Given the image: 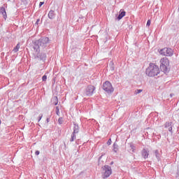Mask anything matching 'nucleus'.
<instances>
[{
	"mask_svg": "<svg viewBox=\"0 0 179 179\" xmlns=\"http://www.w3.org/2000/svg\"><path fill=\"white\" fill-rule=\"evenodd\" d=\"M109 66H110V71H114V69H115V67L114 66V62L113 61L110 62Z\"/></svg>",
	"mask_w": 179,
	"mask_h": 179,
	"instance_id": "16",
	"label": "nucleus"
},
{
	"mask_svg": "<svg viewBox=\"0 0 179 179\" xmlns=\"http://www.w3.org/2000/svg\"><path fill=\"white\" fill-rule=\"evenodd\" d=\"M19 48H20V45L17 43L16 47L14 48L13 51L15 52H17V51H19Z\"/></svg>",
	"mask_w": 179,
	"mask_h": 179,
	"instance_id": "19",
	"label": "nucleus"
},
{
	"mask_svg": "<svg viewBox=\"0 0 179 179\" xmlns=\"http://www.w3.org/2000/svg\"><path fill=\"white\" fill-rule=\"evenodd\" d=\"M42 80H43V82H45L47 80V76L44 75L42 77Z\"/></svg>",
	"mask_w": 179,
	"mask_h": 179,
	"instance_id": "23",
	"label": "nucleus"
},
{
	"mask_svg": "<svg viewBox=\"0 0 179 179\" xmlns=\"http://www.w3.org/2000/svg\"><path fill=\"white\" fill-rule=\"evenodd\" d=\"M159 54L161 55H164V57H172L173 52L171 48H164L160 50Z\"/></svg>",
	"mask_w": 179,
	"mask_h": 179,
	"instance_id": "8",
	"label": "nucleus"
},
{
	"mask_svg": "<svg viewBox=\"0 0 179 179\" xmlns=\"http://www.w3.org/2000/svg\"><path fill=\"white\" fill-rule=\"evenodd\" d=\"M46 122H47V124H48V122H50V117H47Z\"/></svg>",
	"mask_w": 179,
	"mask_h": 179,
	"instance_id": "33",
	"label": "nucleus"
},
{
	"mask_svg": "<svg viewBox=\"0 0 179 179\" xmlns=\"http://www.w3.org/2000/svg\"><path fill=\"white\" fill-rule=\"evenodd\" d=\"M164 128H168L169 132L173 134V122H166L164 124Z\"/></svg>",
	"mask_w": 179,
	"mask_h": 179,
	"instance_id": "10",
	"label": "nucleus"
},
{
	"mask_svg": "<svg viewBox=\"0 0 179 179\" xmlns=\"http://www.w3.org/2000/svg\"><path fill=\"white\" fill-rule=\"evenodd\" d=\"M35 155H36V156H38V155H40V151L36 150V151L35 152Z\"/></svg>",
	"mask_w": 179,
	"mask_h": 179,
	"instance_id": "30",
	"label": "nucleus"
},
{
	"mask_svg": "<svg viewBox=\"0 0 179 179\" xmlns=\"http://www.w3.org/2000/svg\"><path fill=\"white\" fill-rule=\"evenodd\" d=\"M103 155H103L102 154L101 156L99 157V162H101V157H103Z\"/></svg>",
	"mask_w": 179,
	"mask_h": 179,
	"instance_id": "32",
	"label": "nucleus"
},
{
	"mask_svg": "<svg viewBox=\"0 0 179 179\" xmlns=\"http://www.w3.org/2000/svg\"><path fill=\"white\" fill-rule=\"evenodd\" d=\"M41 118H43V114H40L38 116V122H40V121H41Z\"/></svg>",
	"mask_w": 179,
	"mask_h": 179,
	"instance_id": "25",
	"label": "nucleus"
},
{
	"mask_svg": "<svg viewBox=\"0 0 179 179\" xmlns=\"http://www.w3.org/2000/svg\"><path fill=\"white\" fill-rule=\"evenodd\" d=\"M107 145H108V146H110V145H111V138H110V139L107 141Z\"/></svg>",
	"mask_w": 179,
	"mask_h": 179,
	"instance_id": "27",
	"label": "nucleus"
},
{
	"mask_svg": "<svg viewBox=\"0 0 179 179\" xmlns=\"http://www.w3.org/2000/svg\"><path fill=\"white\" fill-rule=\"evenodd\" d=\"M53 100H55V106H57L58 104V96H54Z\"/></svg>",
	"mask_w": 179,
	"mask_h": 179,
	"instance_id": "21",
	"label": "nucleus"
},
{
	"mask_svg": "<svg viewBox=\"0 0 179 179\" xmlns=\"http://www.w3.org/2000/svg\"><path fill=\"white\" fill-rule=\"evenodd\" d=\"M102 89L104 90V92H106L108 94H111V93L114 92V87H113V85L111 83H110V81L108 80L103 83Z\"/></svg>",
	"mask_w": 179,
	"mask_h": 179,
	"instance_id": "5",
	"label": "nucleus"
},
{
	"mask_svg": "<svg viewBox=\"0 0 179 179\" xmlns=\"http://www.w3.org/2000/svg\"><path fill=\"white\" fill-rule=\"evenodd\" d=\"M48 16L49 19H51V20L55 19V11L51 10L49 12Z\"/></svg>",
	"mask_w": 179,
	"mask_h": 179,
	"instance_id": "13",
	"label": "nucleus"
},
{
	"mask_svg": "<svg viewBox=\"0 0 179 179\" xmlns=\"http://www.w3.org/2000/svg\"><path fill=\"white\" fill-rule=\"evenodd\" d=\"M36 24H40V19H38V20H36V23H35V26H36Z\"/></svg>",
	"mask_w": 179,
	"mask_h": 179,
	"instance_id": "28",
	"label": "nucleus"
},
{
	"mask_svg": "<svg viewBox=\"0 0 179 179\" xmlns=\"http://www.w3.org/2000/svg\"><path fill=\"white\" fill-rule=\"evenodd\" d=\"M58 122L60 125L64 123V119L62 117H59L58 119Z\"/></svg>",
	"mask_w": 179,
	"mask_h": 179,
	"instance_id": "20",
	"label": "nucleus"
},
{
	"mask_svg": "<svg viewBox=\"0 0 179 179\" xmlns=\"http://www.w3.org/2000/svg\"><path fill=\"white\" fill-rule=\"evenodd\" d=\"M154 153L155 155L156 158L157 159L158 162L160 160V157H162V155L159 152V150H155L154 151Z\"/></svg>",
	"mask_w": 179,
	"mask_h": 179,
	"instance_id": "15",
	"label": "nucleus"
},
{
	"mask_svg": "<svg viewBox=\"0 0 179 179\" xmlns=\"http://www.w3.org/2000/svg\"><path fill=\"white\" fill-rule=\"evenodd\" d=\"M113 164H114V162H110V166H113Z\"/></svg>",
	"mask_w": 179,
	"mask_h": 179,
	"instance_id": "35",
	"label": "nucleus"
},
{
	"mask_svg": "<svg viewBox=\"0 0 179 179\" xmlns=\"http://www.w3.org/2000/svg\"><path fill=\"white\" fill-rule=\"evenodd\" d=\"M44 3V1H41L39 3V8H41V6H43V4Z\"/></svg>",
	"mask_w": 179,
	"mask_h": 179,
	"instance_id": "29",
	"label": "nucleus"
},
{
	"mask_svg": "<svg viewBox=\"0 0 179 179\" xmlns=\"http://www.w3.org/2000/svg\"><path fill=\"white\" fill-rule=\"evenodd\" d=\"M0 125H1V120H0Z\"/></svg>",
	"mask_w": 179,
	"mask_h": 179,
	"instance_id": "36",
	"label": "nucleus"
},
{
	"mask_svg": "<svg viewBox=\"0 0 179 179\" xmlns=\"http://www.w3.org/2000/svg\"><path fill=\"white\" fill-rule=\"evenodd\" d=\"M147 26H150V20H148L147 22Z\"/></svg>",
	"mask_w": 179,
	"mask_h": 179,
	"instance_id": "31",
	"label": "nucleus"
},
{
	"mask_svg": "<svg viewBox=\"0 0 179 179\" xmlns=\"http://www.w3.org/2000/svg\"><path fill=\"white\" fill-rule=\"evenodd\" d=\"M141 156L145 159H148V157H149V151H148V150L143 148L141 150Z\"/></svg>",
	"mask_w": 179,
	"mask_h": 179,
	"instance_id": "11",
	"label": "nucleus"
},
{
	"mask_svg": "<svg viewBox=\"0 0 179 179\" xmlns=\"http://www.w3.org/2000/svg\"><path fill=\"white\" fill-rule=\"evenodd\" d=\"M50 41H51L49 37L43 36L34 43V50L36 52L40 51L41 48L44 50L45 48H47V47H50Z\"/></svg>",
	"mask_w": 179,
	"mask_h": 179,
	"instance_id": "1",
	"label": "nucleus"
},
{
	"mask_svg": "<svg viewBox=\"0 0 179 179\" xmlns=\"http://www.w3.org/2000/svg\"><path fill=\"white\" fill-rule=\"evenodd\" d=\"M174 96V94H170V97H173Z\"/></svg>",
	"mask_w": 179,
	"mask_h": 179,
	"instance_id": "34",
	"label": "nucleus"
},
{
	"mask_svg": "<svg viewBox=\"0 0 179 179\" xmlns=\"http://www.w3.org/2000/svg\"><path fill=\"white\" fill-rule=\"evenodd\" d=\"M34 59L40 61L42 64H45V61H47V53L45 52H40L39 50L34 57Z\"/></svg>",
	"mask_w": 179,
	"mask_h": 179,
	"instance_id": "6",
	"label": "nucleus"
},
{
	"mask_svg": "<svg viewBox=\"0 0 179 179\" xmlns=\"http://www.w3.org/2000/svg\"><path fill=\"white\" fill-rule=\"evenodd\" d=\"M8 1H10V0H8Z\"/></svg>",
	"mask_w": 179,
	"mask_h": 179,
	"instance_id": "37",
	"label": "nucleus"
},
{
	"mask_svg": "<svg viewBox=\"0 0 179 179\" xmlns=\"http://www.w3.org/2000/svg\"><path fill=\"white\" fill-rule=\"evenodd\" d=\"M0 14L2 15L5 20L8 19V15L6 14V10L5 9V6L0 7Z\"/></svg>",
	"mask_w": 179,
	"mask_h": 179,
	"instance_id": "9",
	"label": "nucleus"
},
{
	"mask_svg": "<svg viewBox=\"0 0 179 179\" xmlns=\"http://www.w3.org/2000/svg\"><path fill=\"white\" fill-rule=\"evenodd\" d=\"M143 90H136L135 91L136 94H139V93H142Z\"/></svg>",
	"mask_w": 179,
	"mask_h": 179,
	"instance_id": "22",
	"label": "nucleus"
},
{
	"mask_svg": "<svg viewBox=\"0 0 179 179\" xmlns=\"http://www.w3.org/2000/svg\"><path fill=\"white\" fill-rule=\"evenodd\" d=\"M145 73L150 78L157 76L160 73V69H159V66L153 63H150L149 66L145 70Z\"/></svg>",
	"mask_w": 179,
	"mask_h": 179,
	"instance_id": "2",
	"label": "nucleus"
},
{
	"mask_svg": "<svg viewBox=\"0 0 179 179\" xmlns=\"http://www.w3.org/2000/svg\"><path fill=\"white\" fill-rule=\"evenodd\" d=\"M102 169V178L106 179L110 177V174H113V169L111 166L108 165H105L101 167Z\"/></svg>",
	"mask_w": 179,
	"mask_h": 179,
	"instance_id": "4",
	"label": "nucleus"
},
{
	"mask_svg": "<svg viewBox=\"0 0 179 179\" xmlns=\"http://www.w3.org/2000/svg\"><path fill=\"white\" fill-rule=\"evenodd\" d=\"M56 114L57 115H59V108H58V106L56 107Z\"/></svg>",
	"mask_w": 179,
	"mask_h": 179,
	"instance_id": "24",
	"label": "nucleus"
},
{
	"mask_svg": "<svg viewBox=\"0 0 179 179\" xmlns=\"http://www.w3.org/2000/svg\"><path fill=\"white\" fill-rule=\"evenodd\" d=\"M125 15H127V12H125L124 10H120L119 15L117 17V20H121V19H122V17H124V16H125Z\"/></svg>",
	"mask_w": 179,
	"mask_h": 179,
	"instance_id": "12",
	"label": "nucleus"
},
{
	"mask_svg": "<svg viewBox=\"0 0 179 179\" xmlns=\"http://www.w3.org/2000/svg\"><path fill=\"white\" fill-rule=\"evenodd\" d=\"M76 139V134L72 133L71 137L70 138V142H74Z\"/></svg>",
	"mask_w": 179,
	"mask_h": 179,
	"instance_id": "18",
	"label": "nucleus"
},
{
	"mask_svg": "<svg viewBox=\"0 0 179 179\" xmlns=\"http://www.w3.org/2000/svg\"><path fill=\"white\" fill-rule=\"evenodd\" d=\"M94 90H96L95 86H93L92 85H88L85 88L84 96H87L88 97H90V96H93V94L94 93Z\"/></svg>",
	"mask_w": 179,
	"mask_h": 179,
	"instance_id": "7",
	"label": "nucleus"
},
{
	"mask_svg": "<svg viewBox=\"0 0 179 179\" xmlns=\"http://www.w3.org/2000/svg\"><path fill=\"white\" fill-rule=\"evenodd\" d=\"M117 150H118V144H117V143L115 142V143H113V151H114L115 153H117Z\"/></svg>",
	"mask_w": 179,
	"mask_h": 179,
	"instance_id": "17",
	"label": "nucleus"
},
{
	"mask_svg": "<svg viewBox=\"0 0 179 179\" xmlns=\"http://www.w3.org/2000/svg\"><path fill=\"white\" fill-rule=\"evenodd\" d=\"M131 149H132L133 152L135 150V147L134 146V144L130 145Z\"/></svg>",
	"mask_w": 179,
	"mask_h": 179,
	"instance_id": "26",
	"label": "nucleus"
},
{
	"mask_svg": "<svg viewBox=\"0 0 179 179\" xmlns=\"http://www.w3.org/2000/svg\"><path fill=\"white\" fill-rule=\"evenodd\" d=\"M160 70L164 72V73H169V65H170V62L167 58H162L160 60Z\"/></svg>",
	"mask_w": 179,
	"mask_h": 179,
	"instance_id": "3",
	"label": "nucleus"
},
{
	"mask_svg": "<svg viewBox=\"0 0 179 179\" xmlns=\"http://www.w3.org/2000/svg\"><path fill=\"white\" fill-rule=\"evenodd\" d=\"M73 134H79V125L76 124V123H74Z\"/></svg>",
	"mask_w": 179,
	"mask_h": 179,
	"instance_id": "14",
	"label": "nucleus"
}]
</instances>
